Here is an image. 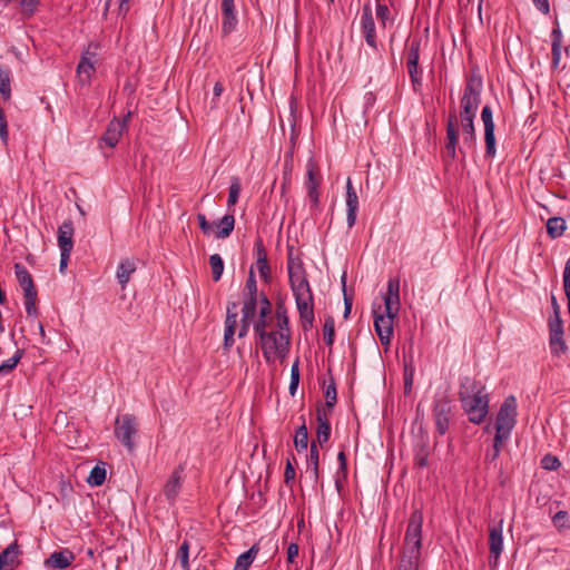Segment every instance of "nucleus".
Instances as JSON below:
<instances>
[{
    "instance_id": "1a4fd4ad",
    "label": "nucleus",
    "mask_w": 570,
    "mask_h": 570,
    "mask_svg": "<svg viewBox=\"0 0 570 570\" xmlns=\"http://www.w3.org/2000/svg\"><path fill=\"white\" fill-rule=\"evenodd\" d=\"M433 415L438 433L441 435L445 434L449 430L450 419L452 415L451 403L446 395H441L435 399L433 404Z\"/></svg>"
},
{
    "instance_id": "ddd939ff",
    "label": "nucleus",
    "mask_w": 570,
    "mask_h": 570,
    "mask_svg": "<svg viewBox=\"0 0 570 570\" xmlns=\"http://www.w3.org/2000/svg\"><path fill=\"white\" fill-rule=\"evenodd\" d=\"M361 31L365 39V42L367 46L373 48L374 50L377 49V40H376V32H375V22L373 18V12L370 3H365L362 8V14H361Z\"/></svg>"
},
{
    "instance_id": "f8f14e48",
    "label": "nucleus",
    "mask_w": 570,
    "mask_h": 570,
    "mask_svg": "<svg viewBox=\"0 0 570 570\" xmlns=\"http://www.w3.org/2000/svg\"><path fill=\"white\" fill-rule=\"evenodd\" d=\"M131 117V112L129 111L121 120L120 119H112L104 132L101 137V141L105 142L108 147L114 148L125 130L128 127V121Z\"/></svg>"
},
{
    "instance_id": "338daca9",
    "label": "nucleus",
    "mask_w": 570,
    "mask_h": 570,
    "mask_svg": "<svg viewBox=\"0 0 570 570\" xmlns=\"http://www.w3.org/2000/svg\"><path fill=\"white\" fill-rule=\"evenodd\" d=\"M213 91H214V97L212 99V107L215 108V107H217V101H218L219 97L224 92L223 83L220 81H216L214 85Z\"/></svg>"
},
{
    "instance_id": "423d86ee",
    "label": "nucleus",
    "mask_w": 570,
    "mask_h": 570,
    "mask_svg": "<svg viewBox=\"0 0 570 570\" xmlns=\"http://www.w3.org/2000/svg\"><path fill=\"white\" fill-rule=\"evenodd\" d=\"M137 420L132 414H122L115 421V436L129 451H132L135 443L132 438L137 434Z\"/></svg>"
},
{
    "instance_id": "a878e982",
    "label": "nucleus",
    "mask_w": 570,
    "mask_h": 570,
    "mask_svg": "<svg viewBox=\"0 0 570 570\" xmlns=\"http://www.w3.org/2000/svg\"><path fill=\"white\" fill-rule=\"evenodd\" d=\"M320 452L316 443L313 441L309 449V455L307 458V470L306 473L316 483L320 478Z\"/></svg>"
},
{
    "instance_id": "bb28decb",
    "label": "nucleus",
    "mask_w": 570,
    "mask_h": 570,
    "mask_svg": "<svg viewBox=\"0 0 570 570\" xmlns=\"http://www.w3.org/2000/svg\"><path fill=\"white\" fill-rule=\"evenodd\" d=\"M331 435V425L328 419L321 409H317V430H316V440L320 445L326 443Z\"/></svg>"
},
{
    "instance_id": "4d7b16f0",
    "label": "nucleus",
    "mask_w": 570,
    "mask_h": 570,
    "mask_svg": "<svg viewBox=\"0 0 570 570\" xmlns=\"http://www.w3.org/2000/svg\"><path fill=\"white\" fill-rule=\"evenodd\" d=\"M560 460L551 454H547L541 459V466L548 471H554L560 466Z\"/></svg>"
},
{
    "instance_id": "bf43d9fd",
    "label": "nucleus",
    "mask_w": 570,
    "mask_h": 570,
    "mask_svg": "<svg viewBox=\"0 0 570 570\" xmlns=\"http://www.w3.org/2000/svg\"><path fill=\"white\" fill-rule=\"evenodd\" d=\"M99 49V45L96 42H90L88 47L82 51L81 57H86L87 61L95 63L97 62V50Z\"/></svg>"
},
{
    "instance_id": "c03bdc74",
    "label": "nucleus",
    "mask_w": 570,
    "mask_h": 570,
    "mask_svg": "<svg viewBox=\"0 0 570 570\" xmlns=\"http://www.w3.org/2000/svg\"><path fill=\"white\" fill-rule=\"evenodd\" d=\"M176 558L179 561L183 570H190V567H189V542L187 540H184L183 543L180 544V547L177 551Z\"/></svg>"
},
{
    "instance_id": "c756f323",
    "label": "nucleus",
    "mask_w": 570,
    "mask_h": 570,
    "mask_svg": "<svg viewBox=\"0 0 570 570\" xmlns=\"http://www.w3.org/2000/svg\"><path fill=\"white\" fill-rule=\"evenodd\" d=\"M490 535H489V543H490V558H489V566L491 569H494L497 566V562L499 560V529L493 525L490 527Z\"/></svg>"
},
{
    "instance_id": "f03ea898",
    "label": "nucleus",
    "mask_w": 570,
    "mask_h": 570,
    "mask_svg": "<svg viewBox=\"0 0 570 570\" xmlns=\"http://www.w3.org/2000/svg\"><path fill=\"white\" fill-rule=\"evenodd\" d=\"M423 514L420 510L412 512L409 519L400 570H417L422 547Z\"/></svg>"
},
{
    "instance_id": "864d4df0",
    "label": "nucleus",
    "mask_w": 570,
    "mask_h": 570,
    "mask_svg": "<svg viewBox=\"0 0 570 570\" xmlns=\"http://www.w3.org/2000/svg\"><path fill=\"white\" fill-rule=\"evenodd\" d=\"M244 297H259L257 294V283L252 269L245 284Z\"/></svg>"
},
{
    "instance_id": "052dcab7",
    "label": "nucleus",
    "mask_w": 570,
    "mask_h": 570,
    "mask_svg": "<svg viewBox=\"0 0 570 570\" xmlns=\"http://www.w3.org/2000/svg\"><path fill=\"white\" fill-rule=\"evenodd\" d=\"M197 220L199 224V228L204 235L210 236L214 234V225L207 220V218L204 214H198Z\"/></svg>"
},
{
    "instance_id": "a211bd4d",
    "label": "nucleus",
    "mask_w": 570,
    "mask_h": 570,
    "mask_svg": "<svg viewBox=\"0 0 570 570\" xmlns=\"http://www.w3.org/2000/svg\"><path fill=\"white\" fill-rule=\"evenodd\" d=\"M220 9L223 16L222 33L226 37L235 31L238 23L234 0H222Z\"/></svg>"
},
{
    "instance_id": "4c0bfd02",
    "label": "nucleus",
    "mask_w": 570,
    "mask_h": 570,
    "mask_svg": "<svg viewBox=\"0 0 570 570\" xmlns=\"http://www.w3.org/2000/svg\"><path fill=\"white\" fill-rule=\"evenodd\" d=\"M212 277L214 282H218L224 272V262L219 254H213L209 257Z\"/></svg>"
},
{
    "instance_id": "79ce46f5",
    "label": "nucleus",
    "mask_w": 570,
    "mask_h": 570,
    "mask_svg": "<svg viewBox=\"0 0 570 570\" xmlns=\"http://www.w3.org/2000/svg\"><path fill=\"white\" fill-rule=\"evenodd\" d=\"M105 480H106V469L104 466L96 465L91 470V472L87 479V482L90 485L99 487L105 482Z\"/></svg>"
},
{
    "instance_id": "7ed1b4c3",
    "label": "nucleus",
    "mask_w": 570,
    "mask_h": 570,
    "mask_svg": "<svg viewBox=\"0 0 570 570\" xmlns=\"http://www.w3.org/2000/svg\"><path fill=\"white\" fill-rule=\"evenodd\" d=\"M258 343L267 364H274L276 360L283 363L289 353L291 334L271 331V334H264Z\"/></svg>"
},
{
    "instance_id": "6ab92c4d",
    "label": "nucleus",
    "mask_w": 570,
    "mask_h": 570,
    "mask_svg": "<svg viewBox=\"0 0 570 570\" xmlns=\"http://www.w3.org/2000/svg\"><path fill=\"white\" fill-rule=\"evenodd\" d=\"M346 223L347 227H354L356 223L357 212H358V196L355 188L352 185L351 178L346 180Z\"/></svg>"
},
{
    "instance_id": "69168bd1",
    "label": "nucleus",
    "mask_w": 570,
    "mask_h": 570,
    "mask_svg": "<svg viewBox=\"0 0 570 570\" xmlns=\"http://www.w3.org/2000/svg\"><path fill=\"white\" fill-rule=\"evenodd\" d=\"M295 479V469L291 462V459H287L285 473H284V482L288 485Z\"/></svg>"
},
{
    "instance_id": "9b49d317",
    "label": "nucleus",
    "mask_w": 570,
    "mask_h": 570,
    "mask_svg": "<svg viewBox=\"0 0 570 570\" xmlns=\"http://www.w3.org/2000/svg\"><path fill=\"white\" fill-rule=\"evenodd\" d=\"M374 314V328L381 341L385 346L390 345L391 337L393 335V323L397 315H391L387 313H379L373 308Z\"/></svg>"
},
{
    "instance_id": "412c9836",
    "label": "nucleus",
    "mask_w": 570,
    "mask_h": 570,
    "mask_svg": "<svg viewBox=\"0 0 570 570\" xmlns=\"http://www.w3.org/2000/svg\"><path fill=\"white\" fill-rule=\"evenodd\" d=\"M75 228L71 220L63 222L58 228V246L60 250L72 252Z\"/></svg>"
},
{
    "instance_id": "0eeeda50",
    "label": "nucleus",
    "mask_w": 570,
    "mask_h": 570,
    "mask_svg": "<svg viewBox=\"0 0 570 570\" xmlns=\"http://www.w3.org/2000/svg\"><path fill=\"white\" fill-rule=\"evenodd\" d=\"M480 87L481 81L479 79H470L464 88V94L461 99V119L474 118L479 102H480Z\"/></svg>"
},
{
    "instance_id": "e2e57ef3",
    "label": "nucleus",
    "mask_w": 570,
    "mask_h": 570,
    "mask_svg": "<svg viewBox=\"0 0 570 570\" xmlns=\"http://www.w3.org/2000/svg\"><path fill=\"white\" fill-rule=\"evenodd\" d=\"M254 331L258 336V341L262 340L264 334H271V331H267L266 318H261L259 316L257 322L254 324Z\"/></svg>"
},
{
    "instance_id": "9d476101",
    "label": "nucleus",
    "mask_w": 570,
    "mask_h": 570,
    "mask_svg": "<svg viewBox=\"0 0 570 570\" xmlns=\"http://www.w3.org/2000/svg\"><path fill=\"white\" fill-rule=\"evenodd\" d=\"M481 119L484 125V140H485V158L493 160L497 154L495 148V125L493 121V114L490 106H484L481 112Z\"/></svg>"
},
{
    "instance_id": "8fccbe9b",
    "label": "nucleus",
    "mask_w": 570,
    "mask_h": 570,
    "mask_svg": "<svg viewBox=\"0 0 570 570\" xmlns=\"http://www.w3.org/2000/svg\"><path fill=\"white\" fill-rule=\"evenodd\" d=\"M298 366H299V360L297 358L291 367V382H289L288 391L292 396L295 395L298 384H299V367Z\"/></svg>"
},
{
    "instance_id": "f704fd0d",
    "label": "nucleus",
    "mask_w": 570,
    "mask_h": 570,
    "mask_svg": "<svg viewBox=\"0 0 570 570\" xmlns=\"http://www.w3.org/2000/svg\"><path fill=\"white\" fill-rule=\"evenodd\" d=\"M566 230V220L562 217H551L547 222V232L552 238L560 237Z\"/></svg>"
},
{
    "instance_id": "473e14b6",
    "label": "nucleus",
    "mask_w": 570,
    "mask_h": 570,
    "mask_svg": "<svg viewBox=\"0 0 570 570\" xmlns=\"http://www.w3.org/2000/svg\"><path fill=\"white\" fill-rule=\"evenodd\" d=\"M257 553L258 548L254 544L247 551L237 557L234 570H248Z\"/></svg>"
},
{
    "instance_id": "774afa93",
    "label": "nucleus",
    "mask_w": 570,
    "mask_h": 570,
    "mask_svg": "<svg viewBox=\"0 0 570 570\" xmlns=\"http://www.w3.org/2000/svg\"><path fill=\"white\" fill-rule=\"evenodd\" d=\"M567 517H568V514H567V512H566V511H559V512H557V513L553 515V519H552L553 524H554L557 528H559V529L563 528V527H564V524H566Z\"/></svg>"
},
{
    "instance_id": "393cba45",
    "label": "nucleus",
    "mask_w": 570,
    "mask_h": 570,
    "mask_svg": "<svg viewBox=\"0 0 570 570\" xmlns=\"http://www.w3.org/2000/svg\"><path fill=\"white\" fill-rule=\"evenodd\" d=\"M75 559L72 552L65 550L59 552H53L46 561V564L53 569H66L68 568Z\"/></svg>"
},
{
    "instance_id": "2f4dec72",
    "label": "nucleus",
    "mask_w": 570,
    "mask_h": 570,
    "mask_svg": "<svg viewBox=\"0 0 570 570\" xmlns=\"http://www.w3.org/2000/svg\"><path fill=\"white\" fill-rule=\"evenodd\" d=\"M14 274L23 292L36 288L31 274L22 264H14Z\"/></svg>"
},
{
    "instance_id": "6e6552de",
    "label": "nucleus",
    "mask_w": 570,
    "mask_h": 570,
    "mask_svg": "<svg viewBox=\"0 0 570 570\" xmlns=\"http://www.w3.org/2000/svg\"><path fill=\"white\" fill-rule=\"evenodd\" d=\"M517 399L513 395H510L503 401V403H501V445L514 429L517 424Z\"/></svg>"
},
{
    "instance_id": "4be33fe9",
    "label": "nucleus",
    "mask_w": 570,
    "mask_h": 570,
    "mask_svg": "<svg viewBox=\"0 0 570 570\" xmlns=\"http://www.w3.org/2000/svg\"><path fill=\"white\" fill-rule=\"evenodd\" d=\"M183 468L178 466L173 471L164 487V494L168 501L174 502L180 491L183 480Z\"/></svg>"
},
{
    "instance_id": "2eb2a0df",
    "label": "nucleus",
    "mask_w": 570,
    "mask_h": 570,
    "mask_svg": "<svg viewBox=\"0 0 570 570\" xmlns=\"http://www.w3.org/2000/svg\"><path fill=\"white\" fill-rule=\"evenodd\" d=\"M459 139V125L455 111L451 112L448 118L446 125V144L444 157L445 159L453 160L456 155V145Z\"/></svg>"
},
{
    "instance_id": "680f3d73",
    "label": "nucleus",
    "mask_w": 570,
    "mask_h": 570,
    "mask_svg": "<svg viewBox=\"0 0 570 570\" xmlns=\"http://www.w3.org/2000/svg\"><path fill=\"white\" fill-rule=\"evenodd\" d=\"M258 299L261 303L259 316L261 318H266L267 315L271 313V302L264 293H261Z\"/></svg>"
},
{
    "instance_id": "c9c22d12",
    "label": "nucleus",
    "mask_w": 570,
    "mask_h": 570,
    "mask_svg": "<svg viewBox=\"0 0 570 570\" xmlns=\"http://www.w3.org/2000/svg\"><path fill=\"white\" fill-rule=\"evenodd\" d=\"M324 385H325L324 394H325V400H326L325 404L328 409H332L335 406V404L337 402L336 383H335L334 377L331 375L328 381H324Z\"/></svg>"
},
{
    "instance_id": "aec40b11",
    "label": "nucleus",
    "mask_w": 570,
    "mask_h": 570,
    "mask_svg": "<svg viewBox=\"0 0 570 570\" xmlns=\"http://www.w3.org/2000/svg\"><path fill=\"white\" fill-rule=\"evenodd\" d=\"M19 544L13 541L0 553V570H14L19 564Z\"/></svg>"
},
{
    "instance_id": "58836bf2",
    "label": "nucleus",
    "mask_w": 570,
    "mask_h": 570,
    "mask_svg": "<svg viewBox=\"0 0 570 570\" xmlns=\"http://www.w3.org/2000/svg\"><path fill=\"white\" fill-rule=\"evenodd\" d=\"M276 318H277V327H278V333H283V332H286V333H289V320H288V316H287V313H286V308L283 304H277V307H276Z\"/></svg>"
},
{
    "instance_id": "f3484780",
    "label": "nucleus",
    "mask_w": 570,
    "mask_h": 570,
    "mask_svg": "<svg viewBox=\"0 0 570 570\" xmlns=\"http://www.w3.org/2000/svg\"><path fill=\"white\" fill-rule=\"evenodd\" d=\"M237 307L236 302H229L226 308L225 331H224V348L229 350L234 344V335L237 326Z\"/></svg>"
},
{
    "instance_id": "5701e85b",
    "label": "nucleus",
    "mask_w": 570,
    "mask_h": 570,
    "mask_svg": "<svg viewBox=\"0 0 570 570\" xmlns=\"http://www.w3.org/2000/svg\"><path fill=\"white\" fill-rule=\"evenodd\" d=\"M254 250L256 256V266L259 272V275L265 281H268V278L271 277V268L268 265L267 253L261 238L256 239Z\"/></svg>"
},
{
    "instance_id": "4468645a",
    "label": "nucleus",
    "mask_w": 570,
    "mask_h": 570,
    "mask_svg": "<svg viewBox=\"0 0 570 570\" xmlns=\"http://www.w3.org/2000/svg\"><path fill=\"white\" fill-rule=\"evenodd\" d=\"M306 175H307V178L305 181V187L307 190V197H308L309 202L313 204V206L317 207L320 204L318 187H320L321 178L318 175V169L316 167V164L313 161V159H309L307 161Z\"/></svg>"
},
{
    "instance_id": "b1692460",
    "label": "nucleus",
    "mask_w": 570,
    "mask_h": 570,
    "mask_svg": "<svg viewBox=\"0 0 570 570\" xmlns=\"http://www.w3.org/2000/svg\"><path fill=\"white\" fill-rule=\"evenodd\" d=\"M214 235L217 238H227L234 230L235 217L233 214H227L219 220L213 223Z\"/></svg>"
},
{
    "instance_id": "72a5a7b5",
    "label": "nucleus",
    "mask_w": 570,
    "mask_h": 570,
    "mask_svg": "<svg viewBox=\"0 0 570 570\" xmlns=\"http://www.w3.org/2000/svg\"><path fill=\"white\" fill-rule=\"evenodd\" d=\"M294 445L298 453L306 451L308 446V432L303 416L302 424L297 428L294 436Z\"/></svg>"
},
{
    "instance_id": "de8ad7c7",
    "label": "nucleus",
    "mask_w": 570,
    "mask_h": 570,
    "mask_svg": "<svg viewBox=\"0 0 570 570\" xmlns=\"http://www.w3.org/2000/svg\"><path fill=\"white\" fill-rule=\"evenodd\" d=\"M323 334L325 344L327 346H332L335 336L334 318L332 316L325 318Z\"/></svg>"
},
{
    "instance_id": "5fc2aeb1",
    "label": "nucleus",
    "mask_w": 570,
    "mask_h": 570,
    "mask_svg": "<svg viewBox=\"0 0 570 570\" xmlns=\"http://www.w3.org/2000/svg\"><path fill=\"white\" fill-rule=\"evenodd\" d=\"M39 3H40V0H21L20 8H21L22 14L27 18L31 17L35 13Z\"/></svg>"
},
{
    "instance_id": "6e6d98bb",
    "label": "nucleus",
    "mask_w": 570,
    "mask_h": 570,
    "mask_svg": "<svg viewBox=\"0 0 570 570\" xmlns=\"http://www.w3.org/2000/svg\"><path fill=\"white\" fill-rule=\"evenodd\" d=\"M563 288L567 297L568 309L570 312V257L567 261L563 269Z\"/></svg>"
},
{
    "instance_id": "13d9d810",
    "label": "nucleus",
    "mask_w": 570,
    "mask_h": 570,
    "mask_svg": "<svg viewBox=\"0 0 570 570\" xmlns=\"http://www.w3.org/2000/svg\"><path fill=\"white\" fill-rule=\"evenodd\" d=\"M376 17L380 20L382 27H385L386 22L390 20V9L387 4L383 2H376Z\"/></svg>"
},
{
    "instance_id": "a18cd8bd",
    "label": "nucleus",
    "mask_w": 570,
    "mask_h": 570,
    "mask_svg": "<svg viewBox=\"0 0 570 570\" xmlns=\"http://www.w3.org/2000/svg\"><path fill=\"white\" fill-rule=\"evenodd\" d=\"M0 92L6 100L11 97L9 71L0 66Z\"/></svg>"
},
{
    "instance_id": "c85d7f7f",
    "label": "nucleus",
    "mask_w": 570,
    "mask_h": 570,
    "mask_svg": "<svg viewBox=\"0 0 570 570\" xmlns=\"http://www.w3.org/2000/svg\"><path fill=\"white\" fill-rule=\"evenodd\" d=\"M136 271V263L131 259H125L119 263L117 267V279L122 288L127 285L130 279V276Z\"/></svg>"
},
{
    "instance_id": "7c9ffc66",
    "label": "nucleus",
    "mask_w": 570,
    "mask_h": 570,
    "mask_svg": "<svg viewBox=\"0 0 570 570\" xmlns=\"http://www.w3.org/2000/svg\"><path fill=\"white\" fill-rule=\"evenodd\" d=\"M485 431L487 432H490V431L494 432L493 444H492V453L487 455V461L490 464L493 463L494 466H495L497 465L495 464V460L499 456V415L494 420L491 421L490 425L485 426Z\"/></svg>"
},
{
    "instance_id": "49530a36",
    "label": "nucleus",
    "mask_w": 570,
    "mask_h": 570,
    "mask_svg": "<svg viewBox=\"0 0 570 570\" xmlns=\"http://www.w3.org/2000/svg\"><path fill=\"white\" fill-rule=\"evenodd\" d=\"M258 298L259 297H244V305L242 308V316H244V318L255 317Z\"/></svg>"
},
{
    "instance_id": "603ef678",
    "label": "nucleus",
    "mask_w": 570,
    "mask_h": 570,
    "mask_svg": "<svg viewBox=\"0 0 570 570\" xmlns=\"http://www.w3.org/2000/svg\"><path fill=\"white\" fill-rule=\"evenodd\" d=\"M473 119L474 118H468V117L461 119L462 130H463V134L465 135V138H464L465 142H468V141L474 142V140H475Z\"/></svg>"
},
{
    "instance_id": "a19ab883",
    "label": "nucleus",
    "mask_w": 570,
    "mask_h": 570,
    "mask_svg": "<svg viewBox=\"0 0 570 570\" xmlns=\"http://www.w3.org/2000/svg\"><path fill=\"white\" fill-rule=\"evenodd\" d=\"M549 344H550L551 353L556 356H559L560 354L566 353L568 350V347L563 341V335L551 334Z\"/></svg>"
},
{
    "instance_id": "e433bc0d",
    "label": "nucleus",
    "mask_w": 570,
    "mask_h": 570,
    "mask_svg": "<svg viewBox=\"0 0 570 570\" xmlns=\"http://www.w3.org/2000/svg\"><path fill=\"white\" fill-rule=\"evenodd\" d=\"M552 305H553L554 317L551 318L549 322L550 335L551 334L563 335V326H562V321L560 318L559 305H558L554 296H552Z\"/></svg>"
},
{
    "instance_id": "0e129e2a",
    "label": "nucleus",
    "mask_w": 570,
    "mask_h": 570,
    "mask_svg": "<svg viewBox=\"0 0 570 570\" xmlns=\"http://www.w3.org/2000/svg\"><path fill=\"white\" fill-rule=\"evenodd\" d=\"M0 138L4 144H7V141H8V122L6 120V117H4L1 108H0Z\"/></svg>"
},
{
    "instance_id": "20e7f679",
    "label": "nucleus",
    "mask_w": 570,
    "mask_h": 570,
    "mask_svg": "<svg viewBox=\"0 0 570 570\" xmlns=\"http://www.w3.org/2000/svg\"><path fill=\"white\" fill-rule=\"evenodd\" d=\"M460 400L469 420L472 423H481L489 411L487 396L483 395L481 391H472L470 393L469 387L462 385L460 390Z\"/></svg>"
},
{
    "instance_id": "dca6fc26",
    "label": "nucleus",
    "mask_w": 570,
    "mask_h": 570,
    "mask_svg": "<svg viewBox=\"0 0 570 570\" xmlns=\"http://www.w3.org/2000/svg\"><path fill=\"white\" fill-rule=\"evenodd\" d=\"M384 312L397 315L400 309V279L394 277L387 281L386 293L384 294Z\"/></svg>"
},
{
    "instance_id": "cd10ccee",
    "label": "nucleus",
    "mask_w": 570,
    "mask_h": 570,
    "mask_svg": "<svg viewBox=\"0 0 570 570\" xmlns=\"http://www.w3.org/2000/svg\"><path fill=\"white\" fill-rule=\"evenodd\" d=\"M86 59V57H80L79 63L77 66V77L82 86L90 83L91 77L96 71L95 63H91Z\"/></svg>"
},
{
    "instance_id": "f257e3e1",
    "label": "nucleus",
    "mask_w": 570,
    "mask_h": 570,
    "mask_svg": "<svg viewBox=\"0 0 570 570\" xmlns=\"http://www.w3.org/2000/svg\"><path fill=\"white\" fill-rule=\"evenodd\" d=\"M287 272L303 327L307 330L313 326L314 322L313 293L302 259L294 257L292 252L288 253L287 257Z\"/></svg>"
},
{
    "instance_id": "09e8293b",
    "label": "nucleus",
    "mask_w": 570,
    "mask_h": 570,
    "mask_svg": "<svg viewBox=\"0 0 570 570\" xmlns=\"http://www.w3.org/2000/svg\"><path fill=\"white\" fill-rule=\"evenodd\" d=\"M552 38H553V41H552V60H553V65H558L559 61H560V56H561V32L559 29H553L552 30Z\"/></svg>"
},
{
    "instance_id": "37998d69",
    "label": "nucleus",
    "mask_w": 570,
    "mask_h": 570,
    "mask_svg": "<svg viewBox=\"0 0 570 570\" xmlns=\"http://www.w3.org/2000/svg\"><path fill=\"white\" fill-rule=\"evenodd\" d=\"M23 351L17 350L16 354L0 364V375L8 374L16 368L22 357Z\"/></svg>"
},
{
    "instance_id": "39448f33",
    "label": "nucleus",
    "mask_w": 570,
    "mask_h": 570,
    "mask_svg": "<svg viewBox=\"0 0 570 570\" xmlns=\"http://www.w3.org/2000/svg\"><path fill=\"white\" fill-rule=\"evenodd\" d=\"M421 39L413 38L406 46V69L413 90L420 91L422 87L423 70L419 66Z\"/></svg>"
},
{
    "instance_id": "ea45409f",
    "label": "nucleus",
    "mask_w": 570,
    "mask_h": 570,
    "mask_svg": "<svg viewBox=\"0 0 570 570\" xmlns=\"http://www.w3.org/2000/svg\"><path fill=\"white\" fill-rule=\"evenodd\" d=\"M24 293V307L26 312L29 316H36L38 314V309L36 306L37 303V289H29Z\"/></svg>"
},
{
    "instance_id": "3c124183",
    "label": "nucleus",
    "mask_w": 570,
    "mask_h": 570,
    "mask_svg": "<svg viewBox=\"0 0 570 570\" xmlns=\"http://www.w3.org/2000/svg\"><path fill=\"white\" fill-rule=\"evenodd\" d=\"M239 193H240L239 178L233 177L230 186H229V190H228V200H227L228 206H234L237 203Z\"/></svg>"
}]
</instances>
